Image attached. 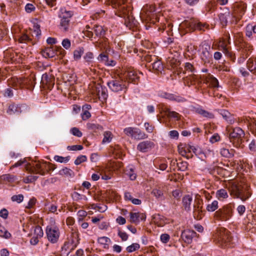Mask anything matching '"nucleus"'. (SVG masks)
Masks as SVG:
<instances>
[{
	"mask_svg": "<svg viewBox=\"0 0 256 256\" xmlns=\"http://www.w3.org/2000/svg\"><path fill=\"white\" fill-rule=\"evenodd\" d=\"M234 206L230 204L222 206L214 212V217L216 219L221 221H226L232 216Z\"/></svg>",
	"mask_w": 256,
	"mask_h": 256,
	"instance_id": "f257e3e1",
	"label": "nucleus"
},
{
	"mask_svg": "<svg viewBox=\"0 0 256 256\" xmlns=\"http://www.w3.org/2000/svg\"><path fill=\"white\" fill-rule=\"evenodd\" d=\"M124 134L135 140H140L146 138L148 136L140 128L136 127H127L124 129Z\"/></svg>",
	"mask_w": 256,
	"mask_h": 256,
	"instance_id": "f03ea898",
	"label": "nucleus"
},
{
	"mask_svg": "<svg viewBox=\"0 0 256 256\" xmlns=\"http://www.w3.org/2000/svg\"><path fill=\"white\" fill-rule=\"evenodd\" d=\"M210 46L206 42H203L200 46V56L204 64L210 63L212 60V54Z\"/></svg>",
	"mask_w": 256,
	"mask_h": 256,
	"instance_id": "7ed1b4c3",
	"label": "nucleus"
},
{
	"mask_svg": "<svg viewBox=\"0 0 256 256\" xmlns=\"http://www.w3.org/2000/svg\"><path fill=\"white\" fill-rule=\"evenodd\" d=\"M30 108L26 104H12L8 106L6 113L9 115L20 114L22 112H28Z\"/></svg>",
	"mask_w": 256,
	"mask_h": 256,
	"instance_id": "20e7f679",
	"label": "nucleus"
},
{
	"mask_svg": "<svg viewBox=\"0 0 256 256\" xmlns=\"http://www.w3.org/2000/svg\"><path fill=\"white\" fill-rule=\"evenodd\" d=\"M46 234L48 240L52 244L56 243L60 237V230L56 226H48Z\"/></svg>",
	"mask_w": 256,
	"mask_h": 256,
	"instance_id": "39448f33",
	"label": "nucleus"
},
{
	"mask_svg": "<svg viewBox=\"0 0 256 256\" xmlns=\"http://www.w3.org/2000/svg\"><path fill=\"white\" fill-rule=\"evenodd\" d=\"M26 170L30 173H35L40 174L42 176L45 174L44 168L43 166L39 162H32V163L28 162L26 165Z\"/></svg>",
	"mask_w": 256,
	"mask_h": 256,
	"instance_id": "423d86ee",
	"label": "nucleus"
},
{
	"mask_svg": "<svg viewBox=\"0 0 256 256\" xmlns=\"http://www.w3.org/2000/svg\"><path fill=\"white\" fill-rule=\"evenodd\" d=\"M234 188L236 192V196L242 201L246 200L250 196V192L248 191V186L247 185L242 186H236Z\"/></svg>",
	"mask_w": 256,
	"mask_h": 256,
	"instance_id": "0eeeda50",
	"label": "nucleus"
},
{
	"mask_svg": "<svg viewBox=\"0 0 256 256\" xmlns=\"http://www.w3.org/2000/svg\"><path fill=\"white\" fill-rule=\"evenodd\" d=\"M108 88L114 92H118L126 88L122 80H112L108 82Z\"/></svg>",
	"mask_w": 256,
	"mask_h": 256,
	"instance_id": "6e6552de",
	"label": "nucleus"
},
{
	"mask_svg": "<svg viewBox=\"0 0 256 256\" xmlns=\"http://www.w3.org/2000/svg\"><path fill=\"white\" fill-rule=\"evenodd\" d=\"M204 212L202 210V200H195L193 206V216L194 218L200 220L203 217Z\"/></svg>",
	"mask_w": 256,
	"mask_h": 256,
	"instance_id": "1a4fd4ad",
	"label": "nucleus"
},
{
	"mask_svg": "<svg viewBox=\"0 0 256 256\" xmlns=\"http://www.w3.org/2000/svg\"><path fill=\"white\" fill-rule=\"evenodd\" d=\"M184 24L187 27L191 30H200L204 31L205 29L208 28V26L206 24H202L195 20H190V21H186L185 22Z\"/></svg>",
	"mask_w": 256,
	"mask_h": 256,
	"instance_id": "9d476101",
	"label": "nucleus"
},
{
	"mask_svg": "<svg viewBox=\"0 0 256 256\" xmlns=\"http://www.w3.org/2000/svg\"><path fill=\"white\" fill-rule=\"evenodd\" d=\"M158 96L161 98L178 102H184L186 101V99L184 97L166 92H160L158 94Z\"/></svg>",
	"mask_w": 256,
	"mask_h": 256,
	"instance_id": "9b49d317",
	"label": "nucleus"
},
{
	"mask_svg": "<svg viewBox=\"0 0 256 256\" xmlns=\"http://www.w3.org/2000/svg\"><path fill=\"white\" fill-rule=\"evenodd\" d=\"M244 133L243 130L240 128H235L232 129V131L230 133V142H232L235 139H237L238 142L244 136Z\"/></svg>",
	"mask_w": 256,
	"mask_h": 256,
	"instance_id": "f8f14e48",
	"label": "nucleus"
},
{
	"mask_svg": "<svg viewBox=\"0 0 256 256\" xmlns=\"http://www.w3.org/2000/svg\"><path fill=\"white\" fill-rule=\"evenodd\" d=\"M154 146L153 142L150 140H146L139 143L137 146V149L142 152H146L152 150Z\"/></svg>",
	"mask_w": 256,
	"mask_h": 256,
	"instance_id": "ddd939ff",
	"label": "nucleus"
},
{
	"mask_svg": "<svg viewBox=\"0 0 256 256\" xmlns=\"http://www.w3.org/2000/svg\"><path fill=\"white\" fill-rule=\"evenodd\" d=\"M196 233L194 230H184L181 234V238L182 240L187 244H190L192 242L193 238Z\"/></svg>",
	"mask_w": 256,
	"mask_h": 256,
	"instance_id": "4468645a",
	"label": "nucleus"
},
{
	"mask_svg": "<svg viewBox=\"0 0 256 256\" xmlns=\"http://www.w3.org/2000/svg\"><path fill=\"white\" fill-rule=\"evenodd\" d=\"M93 92L98 96H102L104 99L106 98L108 96L106 88L102 86L99 84H94Z\"/></svg>",
	"mask_w": 256,
	"mask_h": 256,
	"instance_id": "2eb2a0df",
	"label": "nucleus"
},
{
	"mask_svg": "<svg viewBox=\"0 0 256 256\" xmlns=\"http://www.w3.org/2000/svg\"><path fill=\"white\" fill-rule=\"evenodd\" d=\"M218 50L222 51L226 56L232 58V54L227 48V44L225 40L222 38L218 45Z\"/></svg>",
	"mask_w": 256,
	"mask_h": 256,
	"instance_id": "dca6fc26",
	"label": "nucleus"
},
{
	"mask_svg": "<svg viewBox=\"0 0 256 256\" xmlns=\"http://www.w3.org/2000/svg\"><path fill=\"white\" fill-rule=\"evenodd\" d=\"M192 195L187 194L184 196L182 198V204L184 210L187 212L191 210V204L192 202Z\"/></svg>",
	"mask_w": 256,
	"mask_h": 256,
	"instance_id": "f3484780",
	"label": "nucleus"
},
{
	"mask_svg": "<svg viewBox=\"0 0 256 256\" xmlns=\"http://www.w3.org/2000/svg\"><path fill=\"white\" fill-rule=\"evenodd\" d=\"M72 16V12L67 10L65 8H61L60 10L58 17L60 20H70Z\"/></svg>",
	"mask_w": 256,
	"mask_h": 256,
	"instance_id": "a211bd4d",
	"label": "nucleus"
},
{
	"mask_svg": "<svg viewBox=\"0 0 256 256\" xmlns=\"http://www.w3.org/2000/svg\"><path fill=\"white\" fill-rule=\"evenodd\" d=\"M155 12V8L152 5H146L142 9L141 13L145 14L148 18H151L154 12Z\"/></svg>",
	"mask_w": 256,
	"mask_h": 256,
	"instance_id": "6ab92c4d",
	"label": "nucleus"
},
{
	"mask_svg": "<svg viewBox=\"0 0 256 256\" xmlns=\"http://www.w3.org/2000/svg\"><path fill=\"white\" fill-rule=\"evenodd\" d=\"M206 83L212 88H218V81L212 75L208 74L206 78Z\"/></svg>",
	"mask_w": 256,
	"mask_h": 256,
	"instance_id": "aec40b11",
	"label": "nucleus"
},
{
	"mask_svg": "<svg viewBox=\"0 0 256 256\" xmlns=\"http://www.w3.org/2000/svg\"><path fill=\"white\" fill-rule=\"evenodd\" d=\"M220 114L222 116L223 118L230 124H232L234 122V116L227 110H221Z\"/></svg>",
	"mask_w": 256,
	"mask_h": 256,
	"instance_id": "412c9836",
	"label": "nucleus"
},
{
	"mask_svg": "<svg viewBox=\"0 0 256 256\" xmlns=\"http://www.w3.org/2000/svg\"><path fill=\"white\" fill-rule=\"evenodd\" d=\"M194 111L196 113L205 118H212L214 117V115L212 113L205 110L200 107L195 108Z\"/></svg>",
	"mask_w": 256,
	"mask_h": 256,
	"instance_id": "4be33fe9",
	"label": "nucleus"
},
{
	"mask_svg": "<svg viewBox=\"0 0 256 256\" xmlns=\"http://www.w3.org/2000/svg\"><path fill=\"white\" fill-rule=\"evenodd\" d=\"M16 180V176L10 174H3L0 176V182H12Z\"/></svg>",
	"mask_w": 256,
	"mask_h": 256,
	"instance_id": "5701e85b",
	"label": "nucleus"
},
{
	"mask_svg": "<svg viewBox=\"0 0 256 256\" xmlns=\"http://www.w3.org/2000/svg\"><path fill=\"white\" fill-rule=\"evenodd\" d=\"M247 66L250 72L256 74V58H249L247 62Z\"/></svg>",
	"mask_w": 256,
	"mask_h": 256,
	"instance_id": "b1692460",
	"label": "nucleus"
},
{
	"mask_svg": "<svg viewBox=\"0 0 256 256\" xmlns=\"http://www.w3.org/2000/svg\"><path fill=\"white\" fill-rule=\"evenodd\" d=\"M196 79L197 76L194 74V73L184 78V83L186 84L188 86L194 84V82Z\"/></svg>",
	"mask_w": 256,
	"mask_h": 256,
	"instance_id": "393cba45",
	"label": "nucleus"
},
{
	"mask_svg": "<svg viewBox=\"0 0 256 256\" xmlns=\"http://www.w3.org/2000/svg\"><path fill=\"white\" fill-rule=\"evenodd\" d=\"M192 151L193 152L198 156V158L202 160H204L206 158V156L204 155V150L199 147H192Z\"/></svg>",
	"mask_w": 256,
	"mask_h": 256,
	"instance_id": "a878e982",
	"label": "nucleus"
},
{
	"mask_svg": "<svg viewBox=\"0 0 256 256\" xmlns=\"http://www.w3.org/2000/svg\"><path fill=\"white\" fill-rule=\"evenodd\" d=\"M164 112L167 116L170 118H174L176 120H178L180 119V114L174 111H171L168 108H165Z\"/></svg>",
	"mask_w": 256,
	"mask_h": 256,
	"instance_id": "bb28decb",
	"label": "nucleus"
},
{
	"mask_svg": "<svg viewBox=\"0 0 256 256\" xmlns=\"http://www.w3.org/2000/svg\"><path fill=\"white\" fill-rule=\"evenodd\" d=\"M98 242L104 248H108L110 240L108 237L102 236L98 239Z\"/></svg>",
	"mask_w": 256,
	"mask_h": 256,
	"instance_id": "cd10ccee",
	"label": "nucleus"
},
{
	"mask_svg": "<svg viewBox=\"0 0 256 256\" xmlns=\"http://www.w3.org/2000/svg\"><path fill=\"white\" fill-rule=\"evenodd\" d=\"M216 197L219 200H222L228 197L227 191L225 189H220L216 192Z\"/></svg>",
	"mask_w": 256,
	"mask_h": 256,
	"instance_id": "c85d7f7f",
	"label": "nucleus"
},
{
	"mask_svg": "<svg viewBox=\"0 0 256 256\" xmlns=\"http://www.w3.org/2000/svg\"><path fill=\"white\" fill-rule=\"evenodd\" d=\"M127 77L130 82H136L139 78L136 72L133 70H130L128 72Z\"/></svg>",
	"mask_w": 256,
	"mask_h": 256,
	"instance_id": "c756f323",
	"label": "nucleus"
},
{
	"mask_svg": "<svg viewBox=\"0 0 256 256\" xmlns=\"http://www.w3.org/2000/svg\"><path fill=\"white\" fill-rule=\"evenodd\" d=\"M84 52V48L82 47H78L74 52V58L76 60H79Z\"/></svg>",
	"mask_w": 256,
	"mask_h": 256,
	"instance_id": "7c9ffc66",
	"label": "nucleus"
},
{
	"mask_svg": "<svg viewBox=\"0 0 256 256\" xmlns=\"http://www.w3.org/2000/svg\"><path fill=\"white\" fill-rule=\"evenodd\" d=\"M218 207V202L215 200L211 203L208 204L206 206V209L209 212H214Z\"/></svg>",
	"mask_w": 256,
	"mask_h": 256,
	"instance_id": "2f4dec72",
	"label": "nucleus"
},
{
	"mask_svg": "<svg viewBox=\"0 0 256 256\" xmlns=\"http://www.w3.org/2000/svg\"><path fill=\"white\" fill-rule=\"evenodd\" d=\"M70 20H60V28L63 32L68 30Z\"/></svg>",
	"mask_w": 256,
	"mask_h": 256,
	"instance_id": "473e14b6",
	"label": "nucleus"
},
{
	"mask_svg": "<svg viewBox=\"0 0 256 256\" xmlns=\"http://www.w3.org/2000/svg\"><path fill=\"white\" fill-rule=\"evenodd\" d=\"M154 62L152 64V66L153 69L158 70L161 71L163 68V66L161 62L159 60H156L157 58L155 56L154 57Z\"/></svg>",
	"mask_w": 256,
	"mask_h": 256,
	"instance_id": "72a5a7b5",
	"label": "nucleus"
},
{
	"mask_svg": "<svg viewBox=\"0 0 256 256\" xmlns=\"http://www.w3.org/2000/svg\"><path fill=\"white\" fill-rule=\"evenodd\" d=\"M27 82L26 80L24 78H14L13 84L17 88L18 87H22Z\"/></svg>",
	"mask_w": 256,
	"mask_h": 256,
	"instance_id": "f704fd0d",
	"label": "nucleus"
},
{
	"mask_svg": "<svg viewBox=\"0 0 256 256\" xmlns=\"http://www.w3.org/2000/svg\"><path fill=\"white\" fill-rule=\"evenodd\" d=\"M42 80L43 83H45L46 84H54V78L50 76L47 74H42Z\"/></svg>",
	"mask_w": 256,
	"mask_h": 256,
	"instance_id": "c9c22d12",
	"label": "nucleus"
},
{
	"mask_svg": "<svg viewBox=\"0 0 256 256\" xmlns=\"http://www.w3.org/2000/svg\"><path fill=\"white\" fill-rule=\"evenodd\" d=\"M112 132L109 131L105 132L104 133V138L102 141V144H108L110 143L112 140Z\"/></svg>",
	"mask_w": 256,
	"mask_h": 256,
	"instance_id": "e433bc0d",
	"label": "nucleus"
},
{
	"mask_svg": "<svg viewBox=\"0 0 256 256\" xmlns=\"http://www.w3.org/2000/svg\"><path fill=\"white\" fill-rule=\"evenodd\" d=\"M220 154L224 157L230 158L234 156V151L232 150H229L228 149L223 148L220 150Z\"/></svg>",
	"mask_w": 256,
	"mask_h": 256,
	"instance_id": "4c0bfd02",
	"label": "nucleus"
},
{
	"mask_svg": "<svg viewBox=\"0 0 256 256\" xmlns=\"http://www.w3.org/2000/svg\"><path fill=\"white\" fill-rule=\"evenodd\" d=\"M42 55L46 58H53L54 56V52L50 48H46L42 51Z\"/></svg>",
	"mask_w": 256,
	"mask_h": 256,
	"instance_id": "58836bf2",
	"label": "nucleus"
},
{
	"mask_svg": "<svg viewBox=\"0 0 256 256\" xmlns=\"http://www.w3.org/2000/svg\"><path fill=\"white\" fill-rule=\"evenodd\" d=\"M92 30H94L96 35V36H102L104 34L105 32L104 30L102 27L100 26H94Z\"/></svg>",
	"mask_w": 256,
	"mask_h": 256,
	"instance_id": "ea45409f",
	"label": "nucleus"
},
{
	"mask_svg": "<svg viewBox=\"0 0 256 256\" xmlns=\"http://www.w3.org/2000/svg\"><path fill=\"white\" fill-rule=\"evenodd\" d=\"M228 232L226 229H222L220 230V240L225 243L229 242V238L228 235Z\"/></svg>",
	"mask_w": 256,
	"mask_h": 256,
	"instance_id": "a19ab883",
	"label": "nucleus"
},
{
	"mask_svg": "<svg viewBox=\"0 0 256 256\" xmlns=\"http://www.w3.org/2000/svg\"><path fill=\"white\" fill-rule=\"evenodd\" d=\"M186 72H190L192 74L196 72V70L194 68L193 66L190 62H186L184 64V70L183 73L186 74Z\"/></svg>",
	"mask_w": 256,
	"mask_h": 256,
	"instance_id": "79ce46f5",
	"label": "nucleus"
},
{
	"mask_svg": "<svg viewBox=\"0 0 256 256\" xmlns=\"http://www.w3.org/2000/svg\"><path fill=\"white\" fill-rule=\"evenodd\" d=\"M229 16L228 13L220 14L218 16L219 20L221 24L223 26H226L228 22V16Z\"/></svg>",
	"mask_w": 256,
	"mask_h": 256,
	"instance_id": "37998d69",
	"label": "nucleus"
},
{
	"mask_svg": "<svg viewBox=\"0 0 256 256\" xmlns=\"http://www.w3.org/2000/svg\"><path fill=\"white\" fill-rule=\"evenodd\" d=\"M130 222L133 223H137L139 222V218L140 216L139 212H130Z\"/></svg>",
	"mask_w": 256,
	"mask_h": 256,
	"instance_id": "c03bdc74",
	"label": "nucleus"
},
{
	"mask_svg": "<svg viewBox=\"0 0 256 256\" xmlns=\"http://www.w3.org/2000/svg\"><path fill=\"white\" fill-rule=\"evenodd\" d=\"M59 174L62 176H71L73 174V172L70 168H65L59 171Z\"/></svg>",
	"mask_w": 256,
	"mask_h": 256,
	"instance_id": "a18cd8bd",
	"label": "nucleus"
},
{
	"mask_svg": "<svg viewBox=\"0 0 256 256\" xmlns=\"http://www.w3.org/2000/svg\"><path fill=\"white\" fill-rule=\"evenodd\" d=\"M54 160L59 162H64L66 163L68 162L70 159V156L63 157L59 156H55L54 158Z\"/></svg>",
	"mask_w": 256,
	"mask_h": 256,
	"instance_id": "49530a36",
	"label": "nucleus"
},
{
	"mask_svg": "<svg viewBox=\"0 0 256 256\" xmlns=\"http://www.w3.org/2000/svg\"><path fill=\"white\" fill-rule=\"evenodd\" d=\"M94 58V56L93 53L90 52L86 53L85 55L84 56V60L88 64L91 62L92 61Z\"/></svg>",
	"mask_w": 256,
	"mask_h": 256,
	"instance_id": "de8ad7c7",
	"label": "nucleus"
},
{
	"mask_svg": "<svg viewBox=\"0 0 256 256\" xmlns=\"http://www.w3.org/2000/svg\"><path fill=\"white\" fill-rule=\"evenodd\" d=\"M10 236V234L7 232L4 227L0 226V236L8 238H9Z\"/></svg>",
	"mask_w": 256,
	"mask_h": 256,
	"instance_id": "09e8293b",
	"label": "nucleus"
},
{
	"mask_svg": "<svg viewBox=\"0 0 256 256\" xmlns=\"http://www.w3.org/2000/svg\"><path fill=\"white\" fill-rule=\"evenodd\" d=\"M24 10L27 13H31L36 10V6L32 4L28 3L25 6Z\"/></svg>",
	"mask_w": 256,
	"mask_h": 256,
	"instance_id": "8fccbe9b",
	"label": "nucleus"
},
{
	"mask_svg": "<svg viewBox=\"0 0 256 256\" xmlns=\"http://www.w3.org/2000/svg\"><path fill=\"white\" fill-rule=\"evenodd\" d=\"M126 174L132 180H134L136 178V174L134 172L132 168H130L129 169L126 170Z\"/></svg>",
	"mask_w": 256,
	"mask_h": 256,
	"instance_id": "3c124183",
	"label": "nucleus"
},
{
	"mask_svg": "<svg viewBox=\"0 0 256 256\" xmlns=\"http://www.w3.org/2000/svg\"><path fill=\"white\" fill-rule=\"evenodd\" d=\"M139 248V244L137 243H134L126 248V250L128 252H134L136 250H138Z\"/></svg>",
	"mask_w": 256,
	"mask_h": 256,
	"instance_id": "603ef678",
	"label": "nucleus"
},
{
	"mask_svg": "<svg viewBox=\"0 0 256 256\" xmlns=\"http://www.w3.org/2000/svg\"><path fill=\"white\" fill-rule=\"evenodd\" d=\"M11 200L12 202H15L19 204L24 200V196L22 194L14 195L11 198Z\"/></svg>",
	"mask_w": 256,
	"mask_h": 256,
	"instance_id": "864d4df0",
	"label": "nucleus"
},
{
	"mask_svg": "<svg viewBox=\"0 0 256 256\" xmlns=\"http://www.w3.org/2000/svg\"><path fill=\"white\" fill-rule=\"evenodd\" d=\"M86 160L87 158L86 156L81 155L76 158L74 162L76 165H78L81 163L86 161Z\"/></svg>",
	"mask_w": 256,
	"mask_h": 256,
	"instance_id": "5fc2aeb1",
	"label": "nucleus"
},
{
	"mask_svg": "<svg viewBox=\"0 0 256 256\" xmlns=\"http://www.w3.org/2000/svg\"><path fill=\"white\" fill-rule=\"evenodd\" d=\"M70 132L74 136L80 138L82 136V132L80 130L76 127L72 128L70 130Z\"/></svg>",
	"mask_w": 256,
	"mask_h": 256,
	"instance_id": "6e6d98bb",
	"label": "nucleus"
},
{
	"mask_svg": "<svg viewBox=\"0 0 256 256\" xmlns=\"http://www.w3.org/2000/svg\"><path fill=\"white\" fill-rule=\"evenodd\" d=\"M152 194L156 198H162L163 196V192L162 190L157 189L154 188V189L152 192Z\"/></svg>",
	"mask_w": 256,
	"mask_h": 256,
	"instance_id": "4d7b16f0",
	"label": "nucleus"
},
{
	"mask_svg": "<svg viewBox=\"0 0 256 256\" xmlns=\"http://www.w3.org/2000/svg\"><path fill=\"white\" fill-rule=\"evenodd\" d=\"M188 166V164L186 162H182L178 163V168L181 171H185L187 169Z\"/></svg>",
	"mask_w": 256,
	"mask_h": 256,
	"instance_id": "13d9d810",
	"label": "nucleus"
},
{
	"mask_svg": "<svg viewBox=\"0 0 256 256\" xmlns=\"http://www.w3.org/2000/svg\"><path fill=\"white\" fill-rule=\"evenodd\" d=\"M62 44L64 48H66V50H68L70 47L71 42L69 39L64 38L62 40Z\"/></svg>",
	"mask_w": 256,
	"mask_h": 256,
	"instance_id": "bf43d9fd",
	"label": "nucleus"
},
{
	"mask_svg": "<svg viewBox=\"0 0 256 256\" xmlns=\"http://www.w3.org/2000/svg\"><path fill=\"white\" fill-rule=\"evenodd\" d=\"M98 60L100 62H102L106 65V62H108V56L104 54H100L98 57Z\"/></svg>",
	"mask_w": 256,
	"mask_h": 256,
	"instance_id": "052dcab7",
	"label": "nucleus"
},
{
	"mask_svg": "<svg viewBox=\"0 0 256 256\" xmlns=\"http://www.w3.org/2000/svg\"><path fill=\"white\" fill-rule=\"evenodd\" d=\"M27 164H28V162L26 159L24 158L18 160V162L15 163L13 166H12L10 168H16L22 164H25L26 166Z\"/></svg>",
	"mask_w": 256,
	"mask_h": 256,
	"instance_id": "680f3d73",
	"label": "nucleus"
},
{
	"mask_svg": "<svg viewBox=\"0 0 256 256\" xmlns=\"http://www.w3.org/2000/svg\"><path fill=\"white\" fill-rule=\"evenodd\" d=\"M82 148L83 146L82 145H73L67 147V149L68 150H82Z\"/></svg>",
	"mask_w": 256,
	"mask_h": 256,
	"instance_id": "e2e57ef3",
	"label": "nucleus"
},
{
	"mask_svg": "<svg viewBox=\"0 0 256 256\" xmlns=\"http://www.w3.org/2000/svg\"><path fill=\"white\" fill-rule=\"evenodd\" d=\"M30 40V38L26 34H22L19 38V42L20 43H25Z\"/></svg>",
	"mask_w": 256,
	"mask_h": 256,
	"instance_id": "0e129e2a",
	"label": "nucleus"
},
{
	"mask_svg": "<svg viewBox=\"0 0 256 256\" xmlns=\"http://www.w3.org/2000/svg\"><path fill=\"white\" fill-rule=\"evenodd\" d=\"M170 238V236L167 234H164L160 236V240L163 243H167Z\"/></svg>",
	"mask_w": 256,
	"mask_h": 256,
	"instance_id": "69168bd1",
	"label": "nucleus"
},
{
	"mask_svg": "<svg viewBox=\"0 0 256 256\" xmlns=\"http://www.w3.org/2000/svg\"><path fill=\"white\" fill-rule=\"evenodd\" d=\"M144 126L148 132L152 133L154 129V126L152 125H150L148 122H145L144 124Z\"/></svg>",
	"mask_w": 256,
	"mask_h": 256,
	"instance_id": "338daca9",
	"label": "nucleus"
},
{
	"mask_svg": "<svg viewBox=\"0 0 256 256\" xmlns=\"http://www.w3.org/2000/svg\"><path fill=\"white\" fill-rule=\"evenodd\" d=\"M252 24H248L246 28V36L248 37H250L252 34Z\"/></svg>",
	"mask_w": 256,
	"mask_h": 256,
	"instance_id": "774afa93",
	"label": "nucleus"
}]
</instances>
